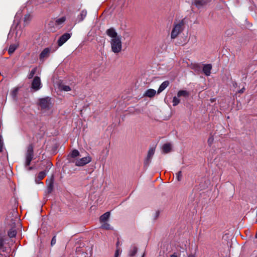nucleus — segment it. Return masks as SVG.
I'll list each match as a JSON object with an SVG mask.
<instances>
[{
  "label": "nucleus",
  "mask_w": 257,
  "mask_h": 257,
  "mask_svg": "<svg viewBox=\"0 0 257 257\" xmlns=\"http://www.w3.org/2000/svg\"><path fill=\"white\" fill-rule=\"evenodd\" d=\"M39 105L42 110L46 111L49 110L52 106L51 98L46 97L40 99Z\"/></svg>",
  "instance_id": "2"
},
{
  "label": "nucleus",
  "mask_w": 257,
  "mask_h": 257,
  "mask_svg": "<svg viewBox=\"0 0 257 257\" xmlns=\"http://www.w3.org/2000/svg\"><path fill=\"white\" fill-rule=\"evenodd\" d=\"M52 165V164L51 162H48V167H51Z\"/></svg>",
  "instance_id": "40"
},
{
  "label": "nucleus",
  "mask_w": 257,
  "mask_h": 257,
  "mask_svg": "<svg viewBox=\"0 0 257 257\" xmlns=\"http://www.w3.org/2000/svg\"><path fill=\"white\" fill-rule=\"evenodd\" d=\"M19 46L18 44H12L10 46L8 52L10 55L12 54Z\"/></svg>",
  "instance_id": "20"
},
{
  "label": "nucleus",
  "mask_w": 257,
  "mask_h": 257,
  "mask_svg": "<svg viewBox=\"0 0 257 257\" xmlns=\"http://www.w3.org/2000/svg\"><path fill=\"white\" fill-rule=\"evenodd\" d=\"M171 257H177V255L175 253H174L171 255Z\"/></svg>",
  "instance_id": "41"
},
{
  "label": "nucleus",
  "mask_w": 257,
  "mask_h": 257,
  "mask_svg": "<svg viewBox=\"0 0 257 257\" xmlns=\"http://www.w3.org/2000/svg\"><path fill=\"white\" fill-rule=\"evenodd\" d=\"M155 214H156V216H155V219H157V218L159 216V211H157L156 213H155Z\"/></svg>",
  "instance_id": "38"
},
{
  "label": "nucleus",
  "mask_w": 257,
  "mask_h": 257,
  "mask_svg": "<svg viewBox=\"0 0 257 257\" xmlns=\"http://www.w3.org/2000/svg\"><path fill=\"white\" fill-rule=\"evenodd\" d=\"M110 216V213L109 212H106L102 215L100 217V222L101 223L107 221Z\"/></svg>",
  "instance_id": "19"
},
{
  "label": "nucleus",
  "mask_w": 257,
  "mask_h": 257,
  "mask_svg": "<svg viewBox=\"0 0 257 257\" xmlns=\"http://www.w3.org/2000/svg\"><path fill=\"white\" fill-rule=\"evenodd\" d=\"M18 16V14H17L16 17Z\"/></svg>",
  "instance_id": "44"
},
{
  "label": "nucleus",
  "mask_w": 257,
  "mask_h": 257,
  "mask_svg": "<svg viewBox=\"0 0 257 257\" xmlns=\"http://www.w3.org/2000/svg\"><path fill=\"white\" fill-rule=\"evenodd\" d=\"M162 149L164 153H168L171 150V145L170 144H165L163 146Z\"/></svg>",
  "instance_id": "21"
},
{
  "label": "nucleus",
  "mask_w": 257,
  "mask_h": 257,
  "mask_svg": "<svg viewBox=\"0 0 257 257\" xmlns=\"http://www.w3.org/2000/svg\"><path fill=\"white\" fill-rule=\"evenodd\" d=\"M34 157V147L32 144H30L27 148V152L25 155V166H28L30 165L31 161Z\"/></svg>",
  "instance_id": "4"
},
{
  "label": "nucleus",
  "mask_w": 257,
  "mask_h": 257,
  "mask_svg": "<svg viewBox=\"0 0 257 257\" xmlns=\"http://www.w3.org/2000/svg\"><path fill=\"white\" fill-rule=\"evenodd\" d=\"M18 90H19L18 88H15L12 90V91L11 92V94L13 98L16 97L18 92Z\"/></svg>",
  "instance_id": "30"
},
{
  "label": "nucleus",
  "mask_w": 257,
  "mask_h": 257,
  "mask_svg": "<svg viewBox=\"0 0 257 257\" xmlns=\"http://www.w3.org/2000/svg\"><path fill=\"white\" fill-rule=\"evenodd\" d=\"M244 87H243L241 89H240L239 91H238V93H242L244 92Z\"/></svg>",
  "instance_id": "37"
},
{
  "label": "nucleus",
  "mask_w": 257,
  "mask_h": 257,
  "mask_svg": "<svg viewBox=\"0 0 257 257\" xmlns=\"http://www.w3.org/2000/svg\"><path fill=\"white\" fill-rule=\"evenodd\" d=\"M177 176V179L178 181H180L181 180L182 178V172L179 171L177 174H176Z\"/></svg>",
  "instance_id": "35"
},
{
  "label": "nucleus",
  "mask_w": 257,
  "mask_h": 257,
  "mask_svg": "<svg viewBox=\"0 0 257 257\" xmlns=\"http://www.w3.org/2000/svg\"><path fill=\"white\" fill-rule=\"evenodd\" d=\"M189 95V93L188 91L186 90H180L178 91L177 93V97H188Z\"/></svg>",
  "instance_id": "22"
},
{
  "label": "nucleus",
  "mask_w": 257,
  "mask_h": 257,
  "mask_svg": "<svg viewBox=\"0 0 257 257\" xmlns=\"http://www.w3.org/2000/svg\"><path fill=\"white\" fill-rule=\"evenodd\" d=\"M101 227L103 229H106V230H111L112 229V227L111 226V225L107 222V221L101 223Z\"/></svg>",
  "instance_id": "23"
},
{
  "label": "nucleus",
  "mask_w": 257,
  "mask_h": 257,
  "mask_svg": "<svg viewBox=\"0 0 257 257\" xmlns=\"http://www.w3.org/2000/svg\"><path fill=\"white\" fill-rule=\"evenodd\" d=\"M187 257H195V256L194 254H190L188 255Z\"/></svg>",
  "instance_id": "39"
},
{
  "label": "nucleus",
  "mask_w": 257,
  "mask_h": 257,
  "mask_svg": "<svg viewBox=\"0 0 257 257\" xmlns=\"http://www.w3.org/2000/svg\"><path fill=\"white\" fill-rule=\"evenodd\" d=\"M46 175V173L45 171L40 172L37 177V178L36 179V182L38 183V179L39 180L43 179Z\"/></svg>",
  "instance_id": "24"
},
{
  "label": "nucleus",
  "mask_w": 257,
  "mask_h": 257,
  "mask_svg": "<svg viewBox=\"0 0 257 257\" xmlns=\"http://www.w3.org/2000/svg\"><path fill=\"white\" fill-rule=\"evenodd\" d=\"M71 37V34L65 33L62 35L58 40L57 43L59 47L62 46Z\"/></svg>",
  "instance_id": "9"
},
{
  "label": "nucleus",
  "mask_w": 257,
  "mask_h": 257,
  "mask_svg": "<svg viewBox=\"0 0 257 257\" xmlns=\"http://www.w3.org/2000/svg\"><path fill=\"white\" fill-rule=\"evenodd\" d=\"M212 65L210 64H205L203 67V72L206 76H209L211 74Z\"/></svg>",
  "instance_id": "13"
},
{
  "label": "nucleus",
  "mask_w": 257,
  "mask_h": 257,
  "mask_svg": "<svg viewBox=\"0 0 257 257\" xmlns=\"http://www.w3.org/2000/svg\"><path fill=\"white\" fill-rule=\"evenodd\" d=\"M41 87L42 84L40 78L38 76L35 77L32 83V88L35 91H37Z\"/></svg>",
  "instance_id": "8"
},
{
  "label": "nucleus",
  "mask_w": 257,
  "mask_h": 257,
  "mask_svg": "<svg viewBox=\"0 0 257 257\" xmlns=\"http://www.w3.org/2000/svg\"><path fill=\"white\" fill-rule=\"evenodd\" d=\"M79 156L81 157L79 151L77 150H74L69 155L68 158L70 161L71 162V160H74L75 159H76V158Z\"/></svg>",
  "instance_id": "12"
},
{
  "label": "nucleus",
  "mask_w": 257,
  "mask_h": 257,
  "mask_svg": "<svg viewBox=\"0 0 257 257\" xmlns=\"http://www.w3.org/2000/svg\"><path fill=\"white\" fill-rule=\"evenodd\" d=\"M183 23L179 22L175 24L171 34V38L172 39H175L183 30Z\"/></svg>",
  "instance_id": "5"
},
{
  "label": "nucleus",
  "mask_w": 257,
  "mask_h": 257,
  "mask_svg": "<svg viewBox=\"0 0 257 257\" xmlns=\"http://www.w3.org/2000/svg\"><path fill=\"white\" fill-rule=\"evenodd\" d=\"M31 19H32V16H31L30 14H28L25 15L24 16V23L26 24H28L29 23V22L31 21Z\"/></svg>",
  "instance_id": "26"
},
{
  "label": "nucleus",
  "mask_w": 257,
  "mask_h": 257,
  "mask_svg": "<svg viewBox=\"0 0 257 257\" xmlns=\"http://www.w3.org/2000/svg\"><path fill=\"white\" fill-rule=\"evenodd\" d=\"M138 251V247L135 245L132 246L128 251V257H134Z\"/></svg>",
  "instance_id": "15"
},
{
  "label": "nucleus",
  "mask_w": 257,
  "mask_h": 257,
  "mask_svg": "<svg viewBox=\"0 0 257 257\" xmlns=\"http://www.w3.org/2000/svg\"><path fill=\"white\" fill-rule=\"evenodd\" d=\"M87 11L86 10H82L80 14L77 16L76 21L78 23L83 21L87 16Z\"/></svg>",
  "instance_id": "11"
},
{
  "label": "nucleus",
  "mask_w": 257,
  "mask_h": 257,
  "mask_svg": "<svg viewBox=\"0 0 257 257\" xmlns=\"http://www.w3.org/2000/svg\"><path fill=\"white\" fill-rule=\"evenodd\" d=\"M121 252V250L120 248L117 247L115 250L114 257H118V256L120 255Z\"/></svg>",
  "instance_id": "33"
},
{
  "label": "nucleus",
  "mask_w": 257,
  "mask_h": 257,
  "mask_svg": "<svg viewBox=\"0 0 257 257\" xmlns=\"http://www.w3.org/2000/svg\"><path fill=\"white\" fill-rule=\"evenodd\" d=\"M52 52L51 48H45L39 55L40 60L44 62L47 58L49 57L50 53Z\"/></svg>",
  "instance_id": "7"
},
{
  "label": "nucleus",
  "mask_w": 257,
  "mask_h": 257,
  "mask_svg": "<svg viewBox=\"0 0 257 257\" xmlns=\"http://www.w3.org/2000/svg\"><path fill=\"white\" fill-rule=\"evenodd\" d=\"M32 169H33V167H29V168H28V170L29 171H30V170H32Z\"/></svg>",
  "instance_id": "42"
},
{
  "label": "nucleus",
  "mask_w": 257,
  "mask_h": 257,
  "mask_svg": "<svg viewBox=\"0 0 257 257\" xmlns=\"http://www.w3.org/2000/svg\"><path fill=\"white\" fill-rule=\"evenodd\" d=\"M156 93V91L155 90L153 89H149L145 92L144 95L149 97H152L155 95Z\"/></svg>",
  "instance_id": "16"
},
{
  "label": "nucleus",
  "mask_w": 257,
  "mask_h": 257,
  "mask_svg": "<svg viewBox=\"0 0 257 257\" xmlns=\"http://www.w3.org/2000/svg\"><path fill=\"white\" fill-rule=\"evenodd\" d=\"M210 0H196L194 2V5L200 8L208 3Z\"/></svg>",
  "instance_id": "14"
},
{
  "label": "nucleus",
  "mask_w": 257,
  "mask_h": 257,
  "mask_svg": "<svg viewBox=\"0 0 257 257\" xmlns=\"http://www.w3.org/2000/svg\"><path fill=\"white\" fill-rule=\"evenodd\" d=\"M91 160V157L89 154H87L85 157L71 160V162L74 163L76 166L81 167L89 163Z\"/></svg>",
  "instance_id": "3"
},
{
  "label": "nucleus",
  "mask_w": 257,
  "mask_h": 257,
  "mask_svg": "<svg viewBox=\"0 0 257 257\" xmlns=\"http://www.w3.org/2000/svg\"><path fill=\"white\" fill-rule=\"evenodd\" d=\"M4 147V142L3 140V137L2 135H0V152H2L3 150Z\"/></svg>",
  "instance_id": "32"
},
{
  "label": "nucleus",
  "mask_w": 257,
  "mask_h": 257,
  "mask_svg": "<svg viewBox=\"0 0 257 257\" xmlns=\"http://www.w3.org/2000/svg\"><path fill=\"white\" fill-rule=\"evenodd\" d=\"M66 18L65 17H62L59 18H57L54 21H52L49 23L50 27L55 26L56 28H60L62 27L63 24L65 22Z\"/></svg>",
  "instance_id": "6"
},
{
  "label": "nucleus",
  "mask_w": 257,
  "mask_h": 257,
  "mask_svg": "<svg viewBox=\"0 0 257 257\" xmlns=\"http://www.w3.org/2000/svg\"><path fill=\"white\" fill-rule=\"evenodd\" d=\"M214 141V138L213 136H210L209 137V138H208V140H207V143L209 145V146H211L213 142Z\"/></svg>",
  "instance_id": "34"
},
{
  "label": "nucleus",
  "mask_w": 257,
  "mask_h": 257,
  "mask_svg": "<svg viewBox=\"0 0 257 257\" xmlns=\"http://www.w3.org/2000/svg\"><path fill=\"white\" fill-rule=\"evenodd\" d=\"M180 102V99L178 98V97L175 96L173 97V106H176Z\"/></svg>",
  "instance_id": "31"
},
{
  "label": "nucleus",
  "mask_w": 257,
  "mask_h": 257,
  "mask_svg": "<svg viewBox=\"0 0 257 257\" xmlns=\"http://www.w3.org/2000/svg\"><path fill=\"white\" fill-rule=\"evenodd\" d=\"M56 242V236H54L52 240H51V244L52 246L54 245Z\"/></svg>",
  "instance_id": "36"
},
{
  "label": "nucleus",
  "mask_w": 257,
  "mask_h": 257,
  "mask_svg": "<svg viewBox=\"0 0 257 257\" xmlns=\"http://www.w3.org/2000/svg\"><path fill=\"white\" fill-rule=\"evenodd\" d=\"M106 33L109 37L111 38V39L120 37V36H118L116 31L113 28L107 29L106 31Z\"/></svg>",
  "instance_id": "10"
},
{
  "label": "nucleus",
  "mask_w": 257,
  "mask_h": 257,
  "mask_svg": "<svg viewBox=\"0 0 257 257\" xmlns=\"http://www.w3.org/2000/svg\"><path fill=\"white\" fill-rule=\"evenodd\" d=\"M169 84V82L168 81H165L163 82L161 84L158 90V93H160L161 92H162L168 86Z\"/></svg>",
  "instance_id": "18"
},
{
  "label": "nucleus",
  "mask_w": 257,
  "mask_h": 257,
  "mask_svg": "<svg viewBox=\"0 0 257 257\" xmlns=\"http://www.w3.org/2000/svg\"><path fill=\"white\" fill-rule=\"evenodd\" d=\"M110 43L111 50L113 53L118 54L121 52L122 49L121 37L111 39Z\"/></svg>",
  "instance_id": "1"
},
{
  "label": "nucleus",
  "mask_w": 257,
  "mask_h": 257,
  "mask_svg": "<svg viewBox=\"0 0 257 257\" xmlns=\"http://www.w3.org/2000/svg\"><path fill=\"white\" fill-rule=\"evenodd\" d=\"M60 88L65 91H69L71 90V88L69 86L63 84L60 85Z\"/></svg>",
  "instance_id": "29"
},
{
  "label": "nucleus",
  "mask_w": 257,
  "mask_h": 257,
  "mask_svg": "<svg viewBox=\"0 0 257 257\" xmlns=\"http://www.w3.org/2000/svg\"><path fill=\"white\" fill-rule=\"evenodd\" d=\"M142 257H144V254L143 255V256Z\"/></svg>",
  "instance_id": "45"
},
{
  "label": "nucleus",
  "mask_w": 257,
  "mask_h": 257,
  "mask_svg": "<svg viewBox=\"0 0 257 257\" xmlns=\"http://www.w3.org/2000/svg\"><path fill=\"white\" fill-rule=\"evenodd\" d=\"M155 153V149L154 148H151L148 153V156L146 160V163L149 164L151 161V160Z\"/></svg>",
  "instance_id": "17"
},
{
  "label": "nucleus",
  "mask_w": 257,
  "mask_h": 257,
  "mask_svg": "<svg viewBox=\"0 0 257 257\" xmlns=\"http://www.w3.org/2000/svg\"><path fill=\"white\" fill-rule=\"evenodd\" d=\"M37 70V67H35L34 68H33L31 70V72L30 73V74L28 76V77L29 79H31V78H32L33 77V76H34V75L36 73Z\"/></svg>",
  "instance_id": "28"
},
{
  "label": "nucleus",
  "mask_w": 257,
  "mask_h": 257,
  "mask_svg": "<svg viewBox=\"0 0 257 257\" xmlns=\"http://www.w3.org/2000/svg\"><path fill=\"white\" fill-rule=\"evenodd\" d=\"M8 233L10 237H14L16 235L17 231L14 228H12L8 231Z\"/></svg>",
  "instance_id": "25"
},
{
  "label": "nucleus",
  "mask_w": 257,
  "mask_h": 257,
  "mask_svg": "<svg viewBox=\"0 0 257 257\" xmlns=\"http://www.w3.org/2000/svg\"><path fill=\"white\" fill-rule=\"evenodd\" d=\"M4 239L0 237V250L2 251H5L6 250V247L4 246Z\"/></svg>",
  "instance_id": "27"
},
{
  "label": "nucleus",
  "mask_w": 257,
  "mask_h": 257,
  "mask_svg": "<svg viewBox=\"0 0 257 257\" xmlns=\"http://www.w3.org/2000/svg\"><path fill=\"white\" fill-rule=\"evenodd\" d=\"M118 245H119V242H118V241H117V242L116 243V245H117V246H118Z\"/></svg>",
  "instance_id": "43"
}]
</instances>
